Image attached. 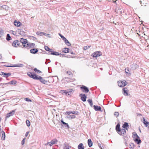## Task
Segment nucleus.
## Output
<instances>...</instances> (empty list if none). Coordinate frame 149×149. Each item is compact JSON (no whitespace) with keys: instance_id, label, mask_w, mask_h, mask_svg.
Masks as SVG:
<instances>
[{"instance_id":"f257e3e1","label":"nucleus","mask_w":149,"mask_h":149,"mask_svg":"<svg viewBox=\"0 0 149 149\" xmlns=\"http://www.w3.org/2000/svg\"><path fill=\"white\" fill-rule=\"evenodd\" d=\"M27 74L30 77L34 79L39 80L42 83L47 85V80H45L43 79L41 76H38L35 74H33L31 72H27Z\"/></svg>"},{"instance_id":"f03ea898","label":"nucleus","mask_w":149,"mask_h":149,"mask_svg":"<svg viewBox=\"0 0 149 149\" xmlns=\"http://www.w3.org/2000/svg\"><path fill=\"white\" fill-rule=\"evenodd\" d=\"M120 124L118 123L116 127V130L118 133L120 135H124L126 134V131H127L128 129H125L124 128L121 129L120 127Z\"/></svg>"},{"instance_id":"7ed1b4c3","label":"nucleus","mask_w":149,"mask_h":149,"mask_svg":"<svg viewBox=\"0 0 149 149\" xmlns=\"http://www.w3.org/2000/svg\"><path fill=\"white\" fill-rule=\"evenodd\" d=\"M20 41L22 43L24 47H27L30 46H32L33 47H34L35 45V44L33 43L28 44L27 40L26 39H24L22 38L20 39Z\"/></svg>"},{"instance_id":"20e7f679","label":"nucleus","mask_w":149,"mask_h":149,"mask_svg":"<svg viewBox=\"0 0 149 149\" xmlns=\"http://www.w3.org/2000/svg\"><path fill=\"white\" fill-rule=\"evenodd\" d=\"M102 55V53L100 51H96L93 53L92 55L94 57H97Z\"/></svg>"},{"instance_id":"39448f33","label":"nucleus","mask_w":149,"mask_h":149,"mask_svg":"<svg viewBox=\"0 0 149 149\" xmlns=\"http://www.w3.org/2000/svg\"><path fill=\"white\" fill-rule=\"evenodd\" d=\"M126 83L125 81H119L118 82V84L120 87H122L126 85Z\"/></svg>"},{"instance_id":"423d86ee","label":"nucleus","mask_w":149,"mask_h":149,"mask_svg":"<svg viewBox=\"0 0 149 149\" xmlns=\"http://www.w3.org/2000/svg\"><path fill=\"white\" fill-rule=\"evenodd\" d=\"M80 88L83 92L85 93H88L89 91L88 88L86 86H84L81 87Z\"/></svg>"},{"instance_id":"0eeeda50","label":"nucleus","mask_w":149,"mask_h":149,"mask_svg":"<svg viewBox=\"0 0 149 149\" xmlns=\"http://www.w3.org/2000/svg\"><path fill=\"white\" fill-rule=\"evenodd\" d=\"M57 142L58 140L55 139L52 140L50 142H47L46 144H47V145H49V146H51L52 145L56 143Z\"/></svg>"},{"instance_id":"6e6552de","label":"nucleus","mask_w":149,"mask_h":149,"mask_svg":"<svg viewBox=\"0 0 149 149\" xmlns=\"http://www.w3.org/2000/svg\"><path fill=\"white\" fill-rule=\"evenodd\" d=\"M71 113H72L74 115H78L79 114V113L78 111H66L65 113V114L66 115H69Z\"/></svg>"},{"instance_id":"1a4fd4ad","label":"nucleus","mask_w":149,"mask_h":149,"mask_svg":"<svg viewBox=\"0 0 149 149\" xmlns=\"http://www.w3.org/2000/svg\"><path fill=\"white\" fill-rule=\"evenodd\" d=\"M19 42L17 40H15L12 43V45L15 47H17L19 46Z\"/></svg>"},{"instance_id":"9d476101","label":"nucleus","mask_w":149,"mask_h":149,"mask_svg":"<svg viewBox=\"0 0 149 149\" xmlns=\"http://www.w3.org/2000/svg\"><path fill=\"white\" fill-rule=\"evenodd\" d=\"M15 112V110L12 111L11 112L8 113L7 114L6 118H7L11 116H13Z\"/></svg>"},{"instance_id":"9b49d317","label":"nucleus","mask_w":149,"mask_h":149,"mask_svg":"<svg viewBox=\"0 0 149 149\" xmlns=\"http://www.w3.org/2000/svg\"><path fill=\"white\" fill-rule=\"evenodd\" d=\"M80 96L81 97V100L83 102H85L86 101V96L85 94H81L80 95Z\"/></svg>"},{"instance_id":"f8f14e48","label":"nucleus","mask_w":149,"mask_h":149,"mask_svg":"<svg viewBox=\"0 0 149 149\" xmlns=\"http://www.w3.org/2000/svg\"><path fill=\"white\" fill-rule=\"evenodd\" d=\"M54 81V80L52 77H49L47 80V85H50V84L52 83Z\"/></svg>"},{"instance_id":"ddd939ff","label":"nucleus","mask_w":149,"mask_h":149,"mask_svg":"<svg viewBox=\"0 0 149 149\" xmlns=\"http://www.w3.org/2000/svg\"><path fill=\"white\" fill-rule=\"evenodd\" d=\"M1 74L3 76V77L6 78H7L8 77L10 76L11 75V73H5L4 72H2Z\"/></svg>"},{"instance_id":"4468645a","label":"nucleus","mask_w":149,"mask_h":149,"mask_svg":"<svg viewBox=\"0 0 149 149\" xmlns=\"http://www.w3.org/2000/svg\"><path fill=\"white\" fill-rule=\"evenodd\" d=\"M14 24L15 26L19 27L22 25V23L19 21L15 20L14 22Z\"/></svg>"},{"instance_id":"2eb2a0df","label":"nucleus","mask_w":149,"mask_h":149,"mask_svg":"<svg viewBox=\"0 0 149 149\" xmlns=\"http://www.w3.org/2000/svg\"><path fill=\"white\" fill-rule=\"evenodd\" d=\"M93 107L95 111H101V107L100 106L94 105Z\"/></svg>"},{"instance_id":"dca6fc26","label":"nucleus","mask_w":149,"mask_h":149,"mask_svg":"<svg viewBox=\"0 0 149 149\" xmlns=\"http://www.w3.org/2000/svg\"><path fill=\"white\" fill-rule=\"evenodd\" d=\"M38 51V50L36 49H33L30 50V52L31 53L35 54Z\"/></svg>"},{"instance_id":"f3484780","label":"nucleus","mask_w":149,"mask_h":149,"mask_svg":"<svg viewBox=\"0 0 149 149\" xmlns=\"http://www.w3.org/2000/svg\"><path fill=\"white\" fill-rule=\"evenodd\" d=\"M78 149H84V146L82 143H80L78 146Z\"/></svg>"},{"instance_id":"a211bd4d","label":"nucleus","mask_w":149,"mask_h":149,"mask_svg":"<svg viewBox=\"0 0 149 149\" xmlns=\"http://www.w3.org/2000/svg\"><path fill=\"white\" fill-rule=\"evenodd\" d=\"M139 67V65L136 63L133 64L132 65V68L133 69H136Z\"/></svg>"},{"instance_id":"6ab92c4d","label":"nucleus","mask_w":149,"mask_h":149,"mask_svg":"<svg viewBox=\"0 0 149 149\" xmlns=\"http://www.w3.org/2000/svg\"><path fill=\"white\" fill-rule=\"evenodd\" d=\"M123 91L124 95L126 96L128 95V93L127 88H123Z\"/></svg>"},{"instance_id":"aec40b11","label":"nucleus","mask_w":149,"mask_h":149,"mask_svg":"<svg viewBox=\"0 0 149 149\" xmlns=\"http://www.w3.org/2000/svg\"><path fill=\"white\" fill-rule=\"evenodd\" d=\"M88 146L91 147L93 145V142L90 139H89L88 140Z\"/></svg>"},{"instance_id":"412c9836","label":"nucleus","mask_w":149,"mask_h":149,"mask_svg":"<svg viewBox=\"0 0 149 149\" xmlns=\"http://www.w3.org/2000/svg\"><path fill=\"white\" fill-rule=\"evenodd\" d=\"M134 141L137 143L138 144H139L141 143V141L140 139V138H136L134 140Z\"/></svg>"},{"instance_id":"4be33fe9","label":"nucleus","mask_w":149,"mask_h":149,"mask_svg":"<svg viewBox=\"0 0 149 149\" xmlns=\"http://www.w3.org/2000/svg\"><path fill=\"white\" fill-rule=\"evenodd\" d=\"M140 4H141L142 6H146V1L144 0L142 1H140Z\"/></svg>"},{"instance_id":"5701e85b","label":"nucleus","mask_w":149,"mask_h":149,"mask_svg":"<svg viewBox=\"0 0 149 149\" xmlns=\"http://www.w3.org/2000/svg\"><path fill=\"white\" fill-rule=\"evenodd\" d=\"M129 127V125H128V123H125L122 126V127L125 129H126V128H127V127Z\"/></svg>"},{"instance_id":"b1692460","label":"nucleus","mask_w":149,"mask_h":149,"mask_svg":"<svg viewBox=\"0 0 149 149\" xmlns=\"http://www.w3.org/2000/svg\"><path fill=\"white\" fill-rule=\"evenodd\" d=\"M133 137L134 140L136 139L139 138V137L138 136L137 134L135 132H134L133 133Z\"/></svg>"},{"instance_id":"393cba45","label":"nucleus","mask_w":149,"mask_h":149,"mask_svg":"<svg viewBox=\"0 0 149 149\" xmlns=\"http://www.w3.org/2000/svg\"><path fill=\"white\" fill-rule=\"evenodd\" d=\"M69 49L68 48H65L62 50V52L65 53H66L69 52Z\"/></svg>"},{"instance_id":"a878e982","label":"nucleus","mask_w":149,"mask_h":149,"mask_svg":"<svg viewBox=\"0 0 149 149\" xmlns=\"http://www.w3.org/2000/svg\"><path fill=\"white\" fill-rule=\"evenodd\" d=\"M17 81L15 80H12L10 81L8 84L11 85L15 84L17 83Z\"/></svg>"},{"instance_id":"bb28decb","label":"nucleus","mask_w":149,"mask_h":149,"mask_svg":"<svg viewBox=\"0 0 149 149\" xmlns=\"http://www.w3.org/2000/svg\"><path fill=\"white\" fill-rule=\"evenodd\" d=\"M68 115V116H67V117L69 119H72L76 117L74 115H70V114Z\"/></svg>"},{"instance_id":"cd10ccee","label":"nucleus","mask_w":149,"mask_h":149,"mask_svg":"<svg viewBox=\"0 0 149 149\" xmlns=\"http://www.w3.org/2000/svg\"><path fill=\"white\" fill-rule=\"evenodd\" d=\"M63 40L64 41L65 44L68 46H70V45L71 44L70 43L66 38Z\"/></svg>"},{"instance_id":"c85d7f7f","label":"nucleus","mask_w":149,"mask_h":149,"mask_svg":"<svg viewBox=\"0 0 149 149\" xmlns=\"http://www.w3.org/2000/svg\"><path fill=\"white\" fill-rule=\"evenodd\" d=\"M143 123L146 125V126H147L149 124V123L147 122L145 120V119L144 118H143Z\"/></svg>"},{"instance_id":"c756f323","label":"nucleus","mask_w":149,"mask_h":149,"mask_svg":"<svg viewBox=\"0 0 149 149\" xmlns=\"http://www.w3.org/2000/svg\"><path fill=\"white\" fill-rule=\"evenodd\" d=\"M45 48L46 51H49L51 52H52V49H49L48 47L47 46H45Z\"/></svg>"},{"instance_id":"7c9ffc66","label":"nucleus","mask_w":149,"mask_h":149,"mask_svg":"<svg viewBox=\"0 0 149 149\" xmlns=\"http://www.w3.org/2000/svg\"><path fill=\"white\" fill-rule=\"evenodd\" d=\"M5 66L7 67H20V66L19 65H5Z\"/></svg>"},{"instance_id":"2f4dec72","label":"nucleus","mask_w":149,"mask_h":149,"mask_svg":"<svg viewBox=\"0 0 149 149\" xmlns=\"http://www.w3.org/2000/svg\"><path fill=\"white\" fill-rule=\"evenodd\" d=\"M5 135L4 132H3V133L2 134V137L1 139L2 140H5Z\"/></svg>"},{"instance_id":"473e14b6","label":"nucleus","mask_w":149,"mask_h":149,"mask_svg":"<svg viewBox=\"0 0 149 149\" xmlns=\"http://www.w3.org/2000/svg\"><path fill=\"white\" fill-rule=\"evenodd\" d=\"M51 54H52L54 55H59L58 53L57 52H52H52H51Z\"/></svg>"},{"instance_id":"72a5a7b5","label":"nucleus","mask_w":149,"mask_h":149,"mask_svg":"<svg viewBox=\"0 0 149 149\" xmlns=\"http://www.w3.org/2000/svg\"><path fill=\"white\" fill-rule=\"evenodd\" d=\"M6 39V40L8 41L10 40L11 39V37L10 36L9 34H7Z\"/></svg>"},{"instance_id":"f704fd0d","label":"nucleus","mask_w":149,"mask_h":149,"mask_svg":"<svg viewBox=\"0 0 149 149\" xmlns=\"http://www.w3.org/2000/svg\"><path fill=\"white\" fill-rule=\"evenodd\" d=\"M88 103H89L90 105L91 106L93 105V102L92 100L91 99H88Z\"/></svg>"},{"instance_id":"c9c22d12","label":"nucleus","mask_w":149,"mask_h":149,"mask_svg":"<svg viewBox=\"0 0 149 149\" xmlns=\"http://www.w3.org/2000/svg\"><path fill=\"white\" fill-rule=\"evenodd\" d=\"M34 71H35L36 72H37V73H41V71L38 70L36 68H34Z\"/></svg>"},{"instance_id":"e433bc0d","label":"nucleus","mask_w":149,"mask_h":149,"mask_svg":"<svg viewBox=\"0 0 149 149\" xmlns=\"http://www.w3.org/2000/svg\"><path fill=\"white\" fill-rule=\"evenodd\" d=\"M67 74H68L69 75H72V72L70 70H68L66 72Z\"/></svg>"},{"instance_id":"4c0bfd02","label":"nucleus","mask_w":149,"mask_h":149,"mask_svg":"<svg viewBox=\"0 0 149 149\" xmlns=\"http://www.w3.org/2000/svg\"><path fill=\"white\" fill-rule=\"evenodd\" d=\"M26 124L27 125L28 127L30 125V123L29 121L28 120H27L26 121Z\"/></svg>"},{"instance_id":"58836bf2","label":"nucleus","mask_w":149,"mask_h":149,"mask_svg":"<svg viewBox=\"0 0 149 149\" xmlns=\"http://www.w3.org/2000/svg\"><path fill=\"white\" fill-rule=\"evenodd\" d=\"M91 47L90 46H84V49L85 50H87L88 49V48H89Z\"/></svg>"},{"instance_id":"ea45409f","label":"nucleus","mask_w":149,"mask_h":149,"mask_svg":"<svg viewBox=\"0 0 149 149\" xmlns=\"http://www.w3.org/2000/svg\"><path fill=\"white\" fill-rule=\"evenodd\" d=\"M61 91L62 92V94H67V93H68V92L66 90H62Z\"/></svg>"},{"instance_id":"a19ab883","label":"nucleus","mask_w":149,"mask_h":149,"mask_svg":"<svg viewBox=\"0 0 149 149\" xmlns=\"http://www.w3.org/2000/svg\"><path fill=\"white\" fill-rule=\"evenodd\" d=\"M125 72L128 74H130V73H129V72H130V70L129 69H125Z\"/></svg>"},{"instance_id":"79ce46f5","label":"nucleus","mask_w":149,"mask_h":149,"mask_svg":"<svg viewBox=\"0 0 149 149\" xmlns=\"http://www.w3.org/2000/svg\"><path fill=\"white\" fill-rule=\"evenodd\" d=\"M61 122L63 124L66 125L67 127H69L68 125V123H65V122H63V121L62 120H61Z\"/></svg>"},{"instance_id":"37998d69","label":"nucleus","mask_w":149,"mask_h":149,"mask_svg":"<svg viewBox=\"0 0 149 149\" xmlns=\"http://www.w3.org/2000/svg\"><path fill=\"white\" fill-rule=\"evenodd\" d=\"M59 36H61V37L62 38L63 40H64L66 38L64 36H62L61 34H59Z\"/></svg>"},{"instance_id":"c03bdc74","label":"nucleus","mask_w":149,"mask_h":149,"mask_svg":"<svg viewBox=\"0 0 149 149\" xmlns=\"http://www.w3.org/2000/svg\"><path fill=\"white\" fill-rule=\"evenodd\" d=\"M114 115L116 116V117H117L119 115V113L118 112H115L114 113Z\"/></svg>"},{"instance_id":"a18cd8bd","label":"nucleus","mask_w":149,"mask_h":149,"mask_svg":"<svg viewBox=\"0 0 149 149\" xmlns=\"http://www.w3.org/2000/svg\"><path fill=\"white\" fill-rule=\"evenodd\" d=\"M25 140V139H23V140H22V145H23L24 143Z\"/></svg>"},{"instance_id":"49530a36","label":"nucleus","mask_w":149,"mask_h":149,"mask_svg":"<svg viewBox=\"0 0 149 149\" xmlns=\"http://www.w3.org/2000/svg\"><path fill=\"white\" fill-rule=\"evenodd\" d=\"M64 148L65 149H69V147L68 146H65Z\"/></svg>"},{"instance_id":"de8ad7c7","label":"nucleus","mask_w":149,"mask_h":149,"mask_svg":"<svg viewBox=\"0 0 149 149\" xmlns=\"http://www.w3.org/2000/svg\"><path fill=\"white\" fill-rule=\"evenodd\" d=\"M29 133V132H26V133L25 134V136L26 137H27L28 136Z\"/></svg>"},{"instance_id":"09e8293b","label":"nucleus","mask_w":149,"mask_h":149,"mask_svg":"<svg viewBox=\"0 0 149 149\" xmlns=\"http://www.w3.org/2000/svg\"><path fill=\"white\" fill-rule=\"evenodd\" d=\"M137 116H142V115L141 114H140V113H138L137 114Z\"/></svg>"},{"instance_id":"8fccbe9b","label":"nucleus","mask_w":149,"mask_h":149,"mask_svg":"<svg viewBox=\"0 0 149 149\" xmlns=\"http://www.w3.org/2000/svg\"><path fill=\"white\" fill-rule=\"evenodd\" d=\"M25 99H26V100L27 101H31V100H28V99L27 98H26Z\"/></svg>"},{"instance_id":"3c124183","label":"nucleus","mask_w":149,"mask_h":149,"mask_svg":"<svg viewBox=\"0 0 149 149\" xmlns=\"http://www.w3.org/2000/svg\"><path fill=\"white\" fill-rule=\"evenodd\" d=\"M71 54H73V52H71Z\"/></svg>"},{"instance_id":"603ef678","label":"nucleus","mask_w":149,"mask_h":149,"mask_svg":"<svg viewBox=\"0 0 149 149\" xmlns=\"http://www.w3.org/2000/svg\"><path fill=\"white\" fill-rule=\"evenodd\" d=\"M1 56L0 55V58H1Z\"/></svg>"},{"instance_id":"864d4df0","label":"nucleus","mask_w":149,"mask_h":149,"mask_svg":"<svg viewBox=\"0 0 149 149\" xmlns=\"http://www.w3.org/2000/svg\"><path fill=\"white\" fill-rule=\"evenodd\" d=\"M43 33V34H44V33Z\"/></svg>"},{"instance_id":"5fc2aeb1","label":"nucleus","mask_w":149,"mask_h":149,"mask_svg":"<svg viewBox=\"0 0 149 149\" xmlns=\"http://www.w3.org/2000/svg\"><path fill=\"white\" fill-rule=\"evenodd\" d=\"M5 65H4V66H5Z\"/></svg>"},{"instance_id":"6e6d98bb","label":"nucleus","mask_w":149,"mask_h":149,"mask_svg":"<svg viewBox=\"0 0 149 149\" xmlns=\"http://www.w3.org/2000/svg\"><path fill=\"white\" fill-rule=\"evenodd\" d=\"M148 128H149V127H148Z\"/></svg>"}]
</instances>
